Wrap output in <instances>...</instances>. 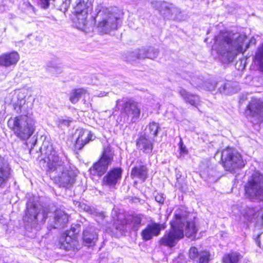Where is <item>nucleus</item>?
<instances>
[{"label":"nucleus","instance_id":"f257e3e1","mask_svg":"<svg viewBox=\"0 0 263 263\" xmlns=\"http://www.w3.org/2000/svg\"><path fill=\"white\" fill-rule=\"evenodd\" d=\"M41 151L47 156L48 171L54 173L55 181L66 188L72 186L76 181L77 171L72 168L67 156L59 153L47 142H44Z\"/></svg>","mask_w":263,"mask_h":263},{"label":"nucleus","instance_id":"f03ea898","mask_svg":"<svg viewBox=\"0 0 263 263\" xmlns=\"http://www.w3.org/2000/svg\"><path fill=\"white\" fill-rule=\"evenodd\" d=\"M189 213L183 206L176 209L174 213V219L171 222V229L166 231L159 240V244L171 248L175 247L178 241L185 236L189 238H195L197 229L194 221H190Z\"/></svg>","mask_w":263,"mask_h":263},{"label":"nucleus","instance_id":"7ed1b4c3","mask_svg":"<svg viewBox=\"0 0 263 263\" xmlns=\"http://www.w3.org/2000/svg\"><path fill=\"white\" fill-rule=\"evenodd\" d=\"M243 39V37L239 36L237 40L233 41L230 33L221 32L215 36L212 49L216 51L224 61L231 62L238 53L242 52Z\"/></svg>","mask_w":263,"mask_h":263},{"label":"nucleus","instance_id":"20e7f679","mask_svg":"<svg viewBox=\"0 0 263 263\" xmlns=\"http://www.w3.org/2000/svg\"><path fill=\"white\" fill-rule=\"evenodd\" d=\"M8 126L14 134L23 140L28 139L35 130V121L27 116H19L10 118Z\"/></svg>","mask_w":263,"mask_h":263},{"label":"nucleus","instance_id":"39448f33","mask_svg":"<svg viewBox=\"0 0 263 263\" xmlns=\"http://www.w3.org/2000/svg\"><path fill=\"white\" fill-rule=\"evenodd\" d=\"M116 106L120 110L124 123H135L141 114L140 106L138 102L132 99L118 100Z\"/></svg>","mask_w":263,"mask_h":263},{"label":"nucleus","instance_id":"423d86ee","mask_svg":"<svg viewBox=\"0 0 263 263\" xmlns=\"http://www.w3.org/2000/svg\"><path fill=\"white\" fill-rule=\"evenodd\" d=\"M246 197L251 201H263V175L255 172L245 186Z\"/></svg>","mask_w":263,"mask_h":263},{"label":"nucleus","instance_id":"0eeeda50","mask_svg":"<svg viewBox=\"0 0 263 263\" xmlns=\"http://www.w3.org/2000/svg\"><path fill=\"white\" fill-rule=\"evenodd\" d=\"M47 212L42 208L35 204L27 203L25 216L24 218L26 227L37 229L39 223H44L47 218Z\"/></svg>","mask_w":263,"mask_h":263},{"label":"nucleus","instance_id":"6e6552de","mask_svg":"<svg viewBox=\"0 0 263 263\" xmlns=\"http://www.w3.org/2000/svg\"><path fill=\"white\" fill-rule=\"evenodd\" d=\"M221 160L223 166L227 171L235 172L245 165L241 155L235 149L227 147L221 152Z\"/></svg>","mask_w":263,"mask_h":263},{"label":"nucleus","instance_id":"1a4fd4ad","mask_svg":"<svg viewBox=\"0 0 263 263\" xmlns=\"http://www.w3.org/2000/svg\"><path fill=\"white\" fill-rule=\"evenodd\" d=\"M114 154L110 146L104 148L100 159L92 166V171L98 176H101L107 171L113 161Z\"/></svg>","mask_w":263,"mask_h":263},{"label":"nucleus","instance_id":"9d476101","mask_svg":"<svg viewBox=\"0 0 263 263\" xmlns=\"http://www.w3.org/2000/svg\"><path fill=\"white\" fill-rule=\"evenodd\" d=\"M247 114L252 119V122L257 124L263 121V102L253 99L247 106Z\"/></svg>","mask_w":263,"mask_h":263},{"label":"nucleus","instance_id":"9b49d317","mask_svg":"<svg viewBox=\"0 0 263 263\" xmlns=\"http://www.w3.org/2000/svg\"><path fill=\"white\" fill-rule=\"evenodd\" d=\"M120 17H99L98 20L96 19L95 25L98 32L107 34L117 29Z\"/></svg>","mask_w":263,"mask_h":263},{"label":"nucleus","instance_id":"f8f14e48","mask_svg":"<svg viewBox=\"0 0 263 263\" xmlns=\"http://www.w3.org/2000/svg\"><path fill=\"white\" fill-rule=\"evenodd\" d=\"M72 26L86 33L93 31L96 17H73Z\"/></svg>","mask_w":263,"mask_h":263},{"label":"nucleus","instance_id":"ddd939ff","mask_svg":"<svg viewBox=\"0 0 263 263\" xmlns=\"http://www.w3.org/2000/svg\"><path fill=\"white\" fill-rule=\"evenodd\" d=\"M164 228L163 224L153 222L147 224L142 231L141 236L143 241H147L152 239L154 237L158 236L161 231Z\"/></svg>","mask_w":263,"mask_h":263},{"label":"nucleus","instance_id":"4468645a","mask_svg":"<svg viewBox=\"0 0 263 263\" xmlns=\"http://www.w3.org/2000/svg\"><path fill=\"white\" fill-rule=\"evenodd\" d=\"M122 170L120 167H116L110 170L103 177L102 183L103 185L114 187L118 181L121 179Z\"/></svg>","mask_w":263,"mask_h":263},{"label":"nucleus","instance_id":"2eb2a0df","mask_svg":"<svg viewBox=\"0 0 263 263\" xmlns=\"http://www.w3.org/2000/svg\"><path fill=\"white\" fill-rule=\"evenodd\" d=\"M161 14L164 15H178L180 13V9L173 4L165 2L158 1L155 3Z\"/></svg>","mask_w":263,"mask_h":263},{"label":"nucleus","instance_id":"dca6fc26","mask_svg":"<svg viewBox=\"0 0 263 263\" xmlns=\"http://www.w3.org/2000/svg\"><path fill=\"white\" fill-rule=\"evenodd\" d=\"M189 257L192 259H197L199 263H209L211 260V254L209 251L206 250L198 251L195 247L190 248Z\"/></svg>","mask_w":263,"mask_h":263},{"label":"nucleus","instance_id":"f3484780","mask_svg":"<svg viewBox=\"0 0 263 263\" xmlns=\"http://www.w3.org/2000/svg\"><path fill=\"white\" fill-rule=\"evenodd\" d=\"M10 175L11 168L8 161L0 156V186L6 183Z\"/></svg>","mask_w":263,"mask_h":263},{"label":"nucleus","instance_id":"a211bd4d","mask_svg":"<svg viewBox=\"0 0 263 263\" xmlns=\"http://www.w3.org/2000/svg\"><path fill=\"white\" fill-rule=\"evenodd\" d=\"M142 217L140 215H133L129 219L122 222L121 226L117 225L116 229L120 231L124 230V226L128 225L134 231H137L141 226Z\"/></svg>","mask_w":263,"mask_h":263},{"label":"nucleus","instance_id":"6ab92c4d","mask_svg":"<svg viewBox=\"0 0 263 263\" xmlns=\"http://www.w3.org/2000/svg\"><path fill=\"white\" fill-rule=\"evenodd\" d=\"M74 12L78 15H87L92 10L91 3L89 0H77Z\"/></svg>","mask_w":263,"mask_h":263},{"label":"nucleus","instance_id":"aec40b11","mask_svg":"<svg viewBox=\"0 0 263 263\" xmlns=\"http://www.w3.org/2000/svg\"><path fill=\"white\" fill-rule=\"evenodd\" d=\"M98 240V235L92 227H87L83 230V240L88 246L95 245Z\"/></svg>","mask_w":263,"mask_h":263},{"label":"nucleus","instance_id":"412c9836","mask_svg":"<svg viewBox=\"0 0 263 263\" xmlns=\"http://www.w3.org/2000/svg\"><path fill=\"white\" fill-rule=\"evenodd\" d=\"M150 138L143 135H141L137 141V146L139 149L145 154H151L153 149V142Z\"/></svg>","mask_w":263,"mask_h":263},{"label":"nucleus","instance_id":"4be33fe9","mask_svg":"<svg viewBox=\"0 0 263 263\" xmlns=\"http://www.w3.org/2000/svg\"><path fill=\"white\" fill-rule=\"evenodd\" d=\"M141 161H139V165L134 167L131 172L132 178H137L144 182L147 177L148 170L145 165L142 164Z\"/></svg>","mask_w":263,"mask_h":263},{"label":"nucleus","instance_id":"5701e85b","mask_svg":"<svg viewBox=\"0 0 263 263\" xmlns=\"http://www.w3.org/2000/svg\"><path fill=\"white\" fill-rule=\"evenodd\" d=\"M218 90L221 93L231 95L237 92L239 90V88L237 86V83L234 82H220Z\"/></svg>","mask_w":263,"mask_h":263},{"label":"nucleus","instance_id":"b1692460","mask_svg":"<svg viewBox=\"0 0 263 263\" xmlns=\"http://www.w3.org/2000/svg\"><path fill=\"white\" fill-rule=\"evenodd\" d=\"M68 221V215L61 210H57L54 213L53 222L51 227L54 229L63 227Z\"/></svg>","mask_w":263,"mask_h":263},{"label":"nucleus","instance_id":"393cba45","mask_svg":"<svg viewBox=\"0 0 263 263\" xmlns=\"http://www.w3.org/2000/svg\"><path fill=\"white\" fill-rule=\"evenodd\" d=\"M91 133L89 130H80L75 144L76 147L79 149H82L86 144L91 140Z\"/></svg>","mask_w":263,"mask_h":263},{"label":"nucleus","instance_id":"a878e982","mask_svg":"<svg viewBox=\"0 0 263 263\" xmlns=\"http://www.w3.org/2000/svg\"><path fill=\"white\" fill-rule=\"evenodd\" d=\"M97 12L96 16H103L113 15H120L123 14L122 12L116 7H105L102 6H98L96 9Z\"/></svg>","mask_w":263,"mask_h":263},{"label":"nucleus","instance_id":"bb28decb","mask_svg":"<svg viewBox=\"0 0 263 263\" xmlns=\"http://www.w3.org/2000/svg\"><path fill=\"white\" fill-rule=\"evenodd\" d=\"M178 92L184 101L191 105L197 106L199 104L200 99L198 96L192 94L183 88H180Z\"/></svg>","mask_w":263,"mask_h":263},{"label":"nucleus","instance_id":"cd10ccee","mask_svg":"<svg viewBox=\"0 0 263 263\" xmlns=\"http://www.w3.org/2000/svg\"><path fill=\"white\" fill-rule=\"evenodd\" d=\"M4 59V66L9 67L16 64L20 59V55L17 52L13 51L10 53H4L2 55Z\"/></svg>","mask_w":263,"mask_h":263},{"label":"nucleus","instance_id":"c85d7f7f","mask_svg":"<svg viewBox=\"0 0 263 263\" xmlns=\"http://www.w3.org/2000/svg\"><path fill=\"white\" fill-rule=\"evenodd\" d=\"M160 129V127L158 123L152 122L145 128L144 135L150 138H154L157 136Z\"/></svg>","mask_w":263,"mask_h":263},{"label":"nucleus","instance_id":"c756f323","mask_svg":"<svg viewBox=\"0 0 263 263\" xmlns=\"http://www.w3.org/2000/svg\"><path fill=\"white\" fill-rule=\"evenodd\" d=\"M70 232H67L62 235L60 239V248L68 250L71 248L70 243L72 241V238L70 235Z\"/></svg>","mask_w":263,"mask_h":263},{"label":"nucleus","instance_id":"7c9ffc66","mask_svg":"<svg viewBox=\"0 0 263 263\" xmlns=\"http://www.w3.org/2000/svg\"><path fill=\"white\" fill-rule=\"evenodd\" d=\"M77 204H78V206L84 211L87 212L90 215L96 216L101 219H103L105 218V215L102 213L98 212L96 210L90 207V206L86 205L84 203H81L79 202H77Z\"/></svg>","mask_w":263,"mask_h":263},{"label":"nucleus","instance_id":"2f4dec72","mask_svg":"<svg viewBox=\"0 0 263 263\" xmlns=\"http://www.w3.org/2000/svg\"><path fill=\"white\" fill-rule=\"evenodd\" d=\"M86 92V90L84 88L74 89L70 93L69 100L72 104H76Z\"/></svg>","mask_w":263,"mask_h":263},{"label":"nucleus","instance_id":"473e14b6","mask_svg":"<svg viewBox=\"0 0 263 263\" xmlns=\"http://www.w3.org/2000/svg\"><path fill=\"white\" fill-rule=\"evenodd\" d=\"M240 258L239 254L233 252L225 255L223 257V261L224 263H239Z\"/></svg>","mask_w":263,"mask_h":263},{"label":"nucleus","instance_id":"72a5a7b5","mask_svg":"<svg viewBox=\"0 0 263 263\" xmlns=\"http://www.w3.org/2000/svg\"><path fill=\"white\" fill-rule=\"evenodd\" d=\"M129 55L131 58L130 60H134L135 59H144L146 58V48L135 50L129 53Z\"/></svg>","mask_w":263,"mask_h":263},{"label":"nucleus","instance_id":"f704fd0d","mask_svg":"<svg viewBox=\"0 0 263 263\" xmlns=\"http://www.w3.org/2000/svg\"><path fill=\"white\" fill-rule=\"evenodd\" d=\"M28 103H26L24 98L18 100L17 103L14 105V109L17 112L28 111Z\"/></svg>","mask_w":263,"mask_h":263},{"label":"nucleus","instance_id":"c9c22d12","mask_svg":"<svg viewBox=\"0 0 263 263\" xmlns=\"http://www.w3.org/2000/svg\"><path fill=\"white\" fill-rule=\"evenodd\" d=\"M255 60L258 63L260 70L263 71V44L258 48L255 54Z\"/></svg>","mask_w":263,"mask_h":263},{"label":"nucleus","instance_id":"e433bc0d","mask_svg":"<svg viewBox=\"0 0 263 263\" xmlns=\"http://www.w3.org/2000/svg\"><path fill=\"white\" fill-rule=\"evenodd\" d=\"M258 211V209L248 207L245 210L244 215L249 221H252L255 218Z\"/></svg>","mask_w":263,"mask_h":263},{"label":"nucleus","instance_id":"4c0bfd02","mask_svg":"<svg viewBox=\"0 0 263 263\" xmlns=\"http://www.w3.org/2000/svg\"><path fill=\"white\" fill-rule=\"evenodd\" d=\"M158 54V51L157 49L152 47L146 48V58L153 59L156 58Z\"/></svg>","mask_w":263,"mask_h":263},{"label":"nucleus","instance_id":"58836bf2","mask_svg":"<svg viewBox=\"0 0 263 263\" xmlns=\"http://www.w3.org/2000/svg\"><path fill=\"white\" fill-rule=\"evenodd\" d=\"M22 8L24 9L25 12L27 14H35V8L29 2H25L22 5Z\"/></svg>","mask_w":263,"mask_h":263},{"label":"nucleus","instance_id":"ea45409f","mask_svg":"<svg viewBox=\"0 0 263 263\" xmlns=\"http://www.w3.org/2000/svg\"><path fill=\"white\" fill-rule=\"evenodd\" d=\"M219 86V82L217 83L215 81H212L210 82H206L205 83V87L206 89L211 91H213L215 90V88Z\"/></svg>","mask_w":263,"mask_h":263},{"label":"nucleus","instance_id":"a19ab883","mask_svg":"<svg viewBox=\"0 0 263 263\" xmlns=\"http://www.w3.org/2000/svg\"><path fill=\"white\" fill-rule=\"evenodd\" d=\"M46 66L49 68V70H51V69H50V68H51V69H54L56 71L61 72V68L60 67L58 66V65L56 64H55L53 62H48L46 64Z\"/></svg>","mask_w":263,"mask_h":263},{"label":"nucleus","instance_id":"79ce46f5","mask_svg":"<svg viewBox=\"0 0 263 263\" xmlns=\"http://www.w3.org/2000/svg\"><path fill=\"white\" fill-rule=\"evenodd\" d=\"M256 243L260 248H263V233L258 235L256 239Z\"/></svg>","mask_w":263,"mask_h":263},{"label":"nucleus","instance_id":"37998d69","mask_svg":"<svg viewBox=\"0 0 263 263\" xmlns=\"http://www.w3.org/2000/svg\"><path fill=\"white\" fill-rule=\"evenodd\" d=\"M179 149L180 151V153L181 154H187V149L185 145H183V142L181 139L179 143Z\"/></svg>","mask_w":263,"mask_h":263},{"label":"nucleus","instance_id":"c03bdc74","mask_svg":"<svg viewBox=\"0 0 263 263\" xmlns=\"http://www.w3.org/2000/svg\"><path fill=\"white\" fill-rule=\"evenodd\" d=\"M155 200L158 203H159L160 204H162L164 202V198L163 197V195L162 194H158L155 196Z\"/></svg>","mask_w":263,"mask_h":263},{"label":"nucleus","instance_id":"a18cd8bd","mask_svg":"<svg viewBox=\"0 0 263 263\" xmlns=\"http://www.w3.org/2000/svg\"><path fill=\"white\" fill-rule=\"evenodd\" d=\"M71 122V120L69 119H59V124L64 125L65 126H69V123Z\"/></svg>","mask_w":263,"mask_h":263},{"label":"nucleus","instance_id":"49530a36","mask_svg":"<svg viewBox=\"0 0 263 263\" xmlns=\"http://www.w3.org/2000/svg\"><path fill=\"white\" fill-rule=\"evenodd\" d=\"M76 227H78L77 226H75V227H73L71 228L70 231V234L73 235L76 234L79 232V230H77Z\"/></svg>","mask_w":263,"mask_h":263},{"label":"nucleus","instance_id":"de8ad7c7","mask_svg":"<svg viewBox=\"0 0 263 263\" xmlns=\"http://www.w3.org/2000/svg\"><path fill=\"white\" fill-rule=\"evenodd\" d=\"M4 59L2 58V55H0V66H4Z\"/></svg>","mask_w":263,"mask_h":263},{"label":"nucleus","instance_id":"09e8293b","mask_svg":"<svg viewBox=\"0 0 263 263\" xmlns=\"http://www.w3.org/2000/svg\"><path fill=\"white\" fill-rule=\"evenodd\" d=\"M131 22H133V21H131ZM128 25H129L130 28H131L133 29H136L135 26L133 24H132V22H131V23L129 22Z\"/></svg>","mask_w":263,"mask_h":263},{"label":"nucleus","instance_id":"8fccbe9b","mask_svg":"<svg viewBox=\"0 0 263 263\" xmlns=\"http://www.w3.org/2000/svg\"><path fill=\"white\" fill-rule=\"evenodd\" d=\"M259 219L261 221V226H262V221H263V216H261V217L259 218Z\"/></svg>","mask_w":263,"mask_h":263},{"label":"nucleus","instance_id":"3c124183","mask_svg":"<svg viewBox=\"0 0 263 263\" xmlns=\"http://www.w3.org/2000/svg\"><path fill=\"white\" fill-rule=\"evenodd\" d=\"M65 6H66V4H63Z\"/></svg>","mask_w":263,"mask_h":263}]
</instances>
